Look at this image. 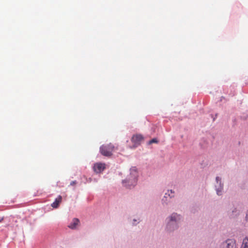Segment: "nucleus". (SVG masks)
<instances>
[{"instance_id": "obj_1", "label": "nucleus", "mask_w": 248, "mask_h": 248, "mask_svg": "<svg viewBox=\"0 0 248 248\" xmlns=\"http://www.w3.org/2000/svg\"><path fill=\"white\" fill-rule=\"evenodd\" d=\"M138 172L135 167L132 168L130 169V173L127 178L123 181V183L125 186L130 188L134 186L137 182Z\"/></svg>"}, {"instance_id": "obj_2", "label": "nucleus", "mask_w": 248, "mask_h": 248, "mask_svg": "<svg viewBox=\"0 0 248 248\" xmlns=\"http://www.w3.org/2000/svg\"><path fill=\"white\" fill-rule=\"evenodd\" d=\"M114 148V146L111 143L103 145L100 147V152L103 155L109 157L112 155Z\"/></svg>"}, {"instance_id": "obj_3", "label": "nucleus", "mask_w": 248, "mask_h": 248, "mask_svg": "<svg viewBox=\"0 0 248 248\" xmlns=\"http://www.w3.org/2000/svg\"><path fill=\"white\" fill-rule=\"evenodd\" d=\"M180 219L179 215L176 213L172 214L170 217V221L167 225V229L170 231H173L177 228L176 222Z\"/></svg>"}, {"instance_id": "obj_4", "label": "nucleus", "mask_w": 248, "mask_h": 248, "mask_svg": "<svg viewBox=\"0 0 248 248\" xmlns=\"http://www.w3.org/2000/svg\"><path fill=\"white\" fill-rule=\"evenodd\" d=\"M144 138L140 134H136L133 135L131 138V141L133 144V147H137L140 145L141 142L143 141Z\"/></svg>"}, {"instance_id": "obj_5", "label": "nucleus", "mask_w": 248, "mask_h": 248, "mask_svg": "<svg viewBox=\"0 0 248 248\" xmlns=\"http://www.w3.org/2000/svg\"><path fill=\"white\" fill-rule=\"evenodd\" d=\"M106 168V164L102 163H96L93 166V170L96 173L102 172Z\"/></svg>"}, {"instance_id": "obj_6", "label": "nucleus", "mask_w": 248, "mask_h": 248, "mask_svg": "<svg viewBox=\"0 0 248 248\" xmlns=\"http://www.w3.org/2000/svg\"><path fill=\"white\" fill-rule=\"evenodd\" d=\"M223 248H236L235 242L233 240L228 239L223 244Z\"/></svg>"}, {"instance_id": "obj_7", "label": "nucleus", "mask_w": 248, "mask_h": 248, "mask_svg": "<svg viewBox=\"0 0 248 248\" xmlns=\"http://www.w3.org/2000/svg\"><path fill=\"white\" fill-rule=\"evenodd\" d=\"M221 179L219 177L217 176L216 177L217 183L219 185V187L216 189L217 193L218 195L221 194L222 189H223V185L221 184Z\"/></svg>"}, {"instance_id": "obj_8", "label": "nucleus", "mask_w": 248, "mask_h": 248, "mask_svg": "<svg viewBox=\"0 0 248 248\" xmlns=\"http://www.w3.org/2000/svg\"><path fill=\"white\" fill-rule=\"evenodd\" d=\"M62 201V197L61 196H59L58 198H57L55 201L51 204V206L54 208H57L60 203Z\"/></svg>"}, {"instance_id": "obj_9", "label": "nucleus", "mask_w": 248, "mask_h": 248, "mask_svg": "<svg viewBox=\"0 0 248 248\" xmlns=\"http://www.w3.org/2000/svg\"><path fill=\"white\" fill-rule=\"evenodd\" d=\"M79 222V221L78 218H74L72 222L68 225V227L72 229H75Z\"/></svg>"}, {"instance_id": "obj_10", "label": "nucleus", "mask_w": 248, "mask_h": 248, "mask_svg": "<svg viewBox=\"0 0 248 248\" xmlns=\"http://www.w3.org/2000/svg\"><path fill=\"white\" fill-rule=\"evenodd\" d=\"M241 248H248V236L244 239Z\"/></svg>"}, {"instance_id": "obj_11", "label": "nucleus", "mask_w": 248, "mask_h": 248, "mask_svg": "<svg viewBox=\"0 0 248 248\" xmlns=\"http://www.w3.org/2000/svg\"><path fill=\"white\" fill-rule=\"evenodd\" d=\"M174 191L172 190H168L167 193H165V197L166 195H168L170 198L174 197Z\"/></svg>"}, {"instance_id": "obj_12", "label": "nucleus", "mask_w": 248, "mask_h": 248, "mask_svg": "<svg viewBox=\"0 0 248 248\" xmlns=\"http://www.w3.org/2000/svg\"><path fill=\"white\" fill-rule=\"evenodd\" d=\"M157 142H158V140H157V139H155V138H154V139L151 140H150L149 141V142H148V144H152L153 143H156Z\"/></svg>"}, {"instance_id": "obj_13", "label": "nucleus", "mask_w": 248, "mask_h": 248, "mask_svg": "<svg viewBox=\"0 0 248 248\" xmlns=\"http://www.w3.org/2000/svg\"><path fill=\"white\" fill-rule=\"evenodd\" d=\"M76 184V181H72L71 183V185H74L75 184Z\"/></svg>"}, {"instance_id": "obj_14", "label": "nucleus", "mask_w": 248, "mask_h": 248, "mask_svg": "<svg viewBox=\"0 0 248 248\" xmlns=\"http://www.w3.org/2000/svg\"><path fill=\"white\" fill-rule=\"evenodd\" d=\"M3 220V217H0V222H1Z\"/></svg>"}]
</instances>
